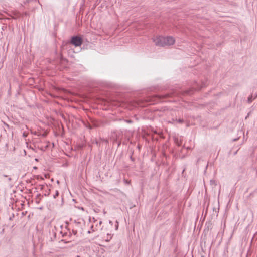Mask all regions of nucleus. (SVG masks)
I'll list each match as a JSON object with an SVG mask.
<instances>
[{"label":"nucleus","mask_w":257,"mask_h":257,"mask_svg":"<svg viewBox=\"0 0 257 257\" xmlns=\"http://www.w3.org/2000/svg\"><path fill=\"white\" fill-rule=\"evenodd\" d=\"M153 42L156 46L165 47L173 45L175 43V39L171 36L163 37L159 36L154 38Z\"/></svg>","instance_id":"f257e3e1"},{"label":"nucleus","mask_w":257,"mask_h":257,"mask_svg":"<svg viewBox=\"0 0 257 257\" xmlns=\"http://www.w3.org/2000/svg\"><path fill=\"white\" fill-rule=\"evenodd\" d=\"M90 227L91 231H88V233L101 230L103 226L102 225V222L100 219H96L94 217L89 218Z\"/></svg>","instance_id":"f03ea898"},{"label":"nucleus","mask_w":257,"mask_h":257,"mask_svg":"<svg viewBox=\"0 0 257 257\" xmlns=\"http://www.w3.org/2000/svg\"><path fill=\"white\" fill-rule=\"evenodd\" d=\"M84 225V220L82 219H79L77 220L72 221L70 225L72 227V232L76 235L77 232L82 231V227Z\"/></svg>","instance_id":"7ed1b4c3"},{"label":"nucleus","mask_w":257,"mask_h":257,"mask_svg":"<svg viewBox=\"0 0 257 257\" xmlns=\"http://www.w3.org/2000/svg\"><path fill=\"white\" fill-rule=\"evenodd\" d=\"M206 86L204 83H202L201 85H199L197 82H195L193 84L191 89L187 90L184 92V94L190 95L194 90H199L201 88H203Z\"/></svg>","instance_id":"20e7f679"},{"label":"nucleus","mask_w":257,"mask_h":257,"mask_svg":"<svg viewBox=\"0 0 257 257\" xmlns=\"http://www.w3.org/2000/svg\"><path fill=\"white\" fill-rule=\"evenodd\" d=\"M83 41L81 37L79 36H73L71 40V43L75 47L80 46L82 44Z\"/></svg>","instance_id":"39448f33"},{"label":"nucleus","mask_w":257,"mask_h":257,"mask_svg":"<svg viewBox=\"0 0 257 257\" xmlns=\"http://www.w3.org/2000/svg\"><path fill=\"white\" fill-rule=\"evenodd\" d=\"M107 236V239H106V240L107 241H109L112 238V235L111 234L108 233Z\"/></svg>","instance_id":"423d86ee"},{"label":"nucleus","mask_w":257,"mask_h":257,"mask_svg":"<svg viewBox=\"0 0 257 257\" xmlns=\"http://www.w3.org/2000/svg\"><path fill=\"white\" fill-rule=\"evenodd\" d=\"M59 195V192L58 191H56L55 194H54L53 197L54 198H56Z\"/></svg>","instance_id":"0eeeda50"},{"label":"nucleus","mask_w":257,"mask_h":257,"mask_svg":"<svg viewBox=\"0 0 257 257\" xmlns=\"http://www.w3.org/2000/svg\"><path fill=\"white\" fill-rule=\"evenodd\" d=\"M177 121L178 122L180 123H183V121H184L183 119H179Z\"/></svg>","instance_id":"6e6552de"},{"label":"nucleus","mask_w":257,"mask_h":257,"mask_svg":"<svg viewBox=\"0 0 257 257\" xmlns=\"http://www.w3.org/2000/svg\"><path fill=\"white\" fill-rule=\"evenodd\" d=\"M116 225H115V229L117 230L118 227V222L117 221H116Z\"/></svg>","instance_id":"1a4fd4ad"},{"label":"nucleus","mask_w":257,"mask_h":257,"mask_svg":"<svg viewBox=\"0 0 257 257\" xmlns=\"http://www.w3.org/2000/svg\"><path fill=\"white\" fill-rule=\"evenodd\" d=\"M176 144H177L178 146H180L181 145V142H176Z\"/></svg>","instance_id":"9d476101"},{"label":"nucleus","mask_w":257,"mask_h":257,"mask_svg":"<svg viewBox=\"0 0 257 257\" xmlns=\"http://www.w3.org/2000/svg\"><path fill=\"white\" fill-rule=\"evenodd\" d=\"M169 94H166L164 96V97H169Z\"/></svg>","instance_id":"9b49d317"},{"label":"nucleus","mask_w":257,"mask_h":257,"mask_svg":"<svg viewBox=\"0 0 257 257\" xmlns=\"http://www.w3.org/2000/svg\"><path fill=\"white\" fill-rule=\"evenodd\" d=\"M210 182H211V183H215V181H213V180H211V181H210Z\"/></svg>","instance_id":"f8f14e48"},{"label":"nucleus","mask_w":257,"mask_h":257,"mask_svg":"<svg viewBox=\"0 0 257 257\" xmlns=\"http://www.w3.org/2000/svg\"><path fill=\"white\" fill-rule=\"evenodd\" d=\"M251 98H250V97L248 98V101H251Z\"/></svg>","instance_id":"ddd939ff"},{"label":"nucleus","mask_w":257,"mask_h":257,"mask_svg":"<svg viewBox=\"0 0 257 257\" xmlns=\"http://www.w3.org/2000/svg\"><path fill=\"white\" fill-rule=\"evenodd\" d=\"M3 176H4V177H8V176H7V175H4Z\"/></svg>","instance_id":"4468645a"},{"label":"nucleus","mask_w":257,"mask_h":257,"mask_svg":"<svg viewBox=\"0 0 257 257\" xmlns=\"http://www.w3.org/2000/svg\"><path fill=\"white\" fill-rule=\"evenodd\" d=\"M8 180H9V181H11V178L10 177H9V178H8Z\"/></svg>","instance_id":"2eb2a0df"},{"label":"nucleus","mask_w":257,"mask_h":257,"mask_svg":"<svg viewBox=\"0 0 257 257\" xmlns=\"http://www.w3.org/2000/svg\"><path fill=\"white\" fill-rule=\"evenodd\" d=\"M109 223L112 224V222L111 221H109Z\"/></svg>","instance_id":"dca6fc26"},{"label":"nucleus","mask_w":257,"mask_h":257,"mask_svg":"<svg viewBox=\"0 0 257 257\" xmlns=\"http://www.w3.org/2000/svg\"><path fill=\"white\" fill-rule=\"evenodd\" d=\"M131 159L132 160H133V158H132V156H131Z\"/></svg>","instance_id":"f3484780"}]
</instances>
